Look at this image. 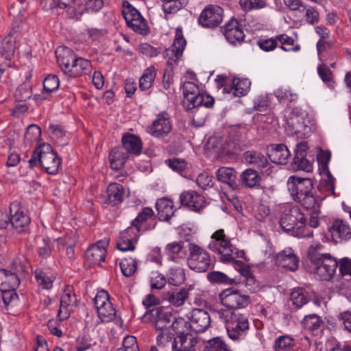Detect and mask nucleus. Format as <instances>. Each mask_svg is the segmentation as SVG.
Here are the masks:
<instances>
[{
	"mask_svg": "<svg viewBox=\"0 0 351 351\" xmlns=\"http://www.w3.org/2000/svg\"><path fill=\"white\" fill-rule=\"evenodd\" d=\"M214 316L224 323L228 335L233 341L244 337L249 329L247 317L237 311L228 309H217L213 311Z\"/></svg>",
	"mask_w": 351,
	"mask_h": 351,
	"instance_id": "4",
	"label": "nucleus"
},
{
	"mask_svg": "<svg viewBox=\"0 0 351 351\" xmlns=\"http://www.w3.org/2000/svg\"><path fill=\"white\" fill-rule=\"evenodd\" d=\"M183 206L195 212H200L206 206L205 197L194 191H184L180 195Z\"/></svg>",
	"mask_w": 351,
	"mask_h": 351,
	"instance_id": "19",
	"label": "nucleus"
},
{
	"mask_svg": "<svg viewBox=\"0 0 351 351\" xmlns=\"http://www.w3.org/2000/svg\"><path fill=\"white\" fill-rule=\"evenodd\" d=\"M20 285V280L15 271L0 269V290L1 291L15 290Z\"/></svg>",
	"mask_w": 351,
	"mask_h": 351,
	"instance_id": "29",
	"label": "nucleus"
},
{
	"mask_svg": "<svg viewBox=\"0 0 351 351\" xmlns=\"http://www.w3.org/2000/svg\"><path fill=\"white\" fill-rule=\"evenodd\" d=\"M93 301L98 316L102 322H107L114 319L116 311L112 307L107 291L104 290L98 291Z\"/></svg>",
	"mask_w": 351,
	"mask_h": 351,
	"instance_id": "9",
	"label": "nucleus"
},
{
	"mask_svg": "<svg viewBox=\"0 0 351 351\" xmlns=\"http://www.w3.org/2000/svg\"><path fill=\"white\" fill-rule=\"evenodd\" d=\"M290 299L296 308H300L307 303L308 299L302 288H297L291 293Z\"/></svg>",
	"mask_w": 351,
	"mask_h": 351,
	"instance_id": "47",
	"label": "nucleus"
},
{
	"mask_svg": "<svg viewBox=\"0 0 351 351\" xmlns=\"http://www.w3.org/2000/svg\"><path fill=\"white\" fill-rule=\"evenodd\" d=\"M184 245V242L182 241L168 243L165 247V251L169 259L176 263H181L187 254V250Z\"/></svg>",
	"mask_w": 351,
	"mask_h": 351,
	"instance_id": "28",
	"label": "nucleus"
},
{
	"mask_svg": "<svg viewBox=\"0 0 351 351\" xmlns=\"http://www.w3.org/2000/svg\"><path fill=\"white\" fill-rule=\"evenodd\" d=\"M167 165L175 171L180 172L186 167V162L183 159L171 158L165 162Z\"/></svg>",
	"mask_w": 351,
	"mask_h": 351,
	"instance_id": "64",
	"label": "nucleus"
},
{
	"mask_svg": "<svg viewBox=\"0 0 351 351\" xmlns=\"http://www.w3.org/2000/svg\"><path fill=\"white\" fill-rule=\"evenodd\" d=\"M294 346V339L288 335L278 337L274 342V351H292Z\"/></svg>",
	"mask_w": 351,
	"mask_h": 351,
	"instance_id": "40",
	"label": "nucleus"
},
{
	"mask_svg": "<svg viewBox=\"0 0 351 351\" xmlns=\"http://www.w3.org/2000/svg\"><path fill=\"white\" fill-rule=\"evenodd\" d=\"M280 224L285 232L293 237L305 238L313 235L304 213L297 206L289 204L282 206Z\"/></svg>",
	"mask_w": 351,
	"mask_h": 351,
	"instance_id": "2",
	"label": "nucleus"
},
{
	"mask_svg": "<svg viewBox=\"0 0 351 351\" xmlns=\"http://www.w3.org/2000/svg\"><path fill=\"white\" fill-rule=\"evenodd\" d=\"M190 322L191 330L195 332L205 331L210 324V317L207 311L200 308H194L186 315Z\"/></svg>",
	"mask_w": 351,
	"mask_h": 351,
	"instance_id": "15",
	"label": "nucleus"
},
{
	"mask_svg": "<svg viewBox=\"0 0 351 351\" xmlns=\"http://www.w3.org/2000/svg\"><path fill=\"white\" fill-rule=\"evenodd\" d=\"M138 230L136 228L131 226L120 234L117 247L122 252L133 251L135 249V243L138 238Z\"/></svg>",
	"mask_w": 351,
	"mask_h": 351,
	"instance_id": "23",
	"label": "nucleus"
},
{
	"mask_svg": "<svg viewBox=\"0 0 351 351\" xmlns=\"http://www.w3.org/2000/svg\"><path fill=\"white\" fill-rule=\"evenodd\" d=\"M223 34L232 44L241 43L243 41L245 34L237 19H232L223 27Z\"/></svg>",
	"mask_w": 351,
	"mask_h": 351,
	"instance_id": "25",
	"label": "nucleus"
},
{
	"mask_svg": "<svg viewBox=\"0 0 351 351\" xmlns=\"http://www.w3.org/2000/svg\"><path fill=\"white\" fill-rule=\"evenodd\" d=\"M18 36L17 29H12L1 42L0 53L6 60H10L14 54Z\"/></svg>",
	"mask_w": 351,
	"mask_h": 351,
	"instance_id": "27",
	"label": "nucleus"
},
{
	"mask_svg": "<svg viewBox=\"0 0 351 351\" xmlns=\"http://www.w3.org/2000/svg\"><path fill=\"white\" fill-rule=\"evenodd\" d=\"M208 247L214 252L218 254L219 259L223 263L233 262L237 257V248L231 243L230 239L225 234L223 229L215 231L210 237Z\"/></svg>",
	"mask_w": 351,
	"mask_h": 351,
	"instance_id": "5",
	"label": "nucleus"
},
{
	"mask_svg": "<svg viewBox=\"0 0 351 351\" xmlns=\"http://www.w3.org/2000/svg\"><path fill=\"white\" fill-rule=\"evenodd\" d=\"M171 131V123L169 117L166 112L157 115L149 129V133L156 138H162L167 136Z\"/></svg>",
	"mask_w": 351,
	"mask_h": 351,
	"instance_id": "22",
	"label": "nucleus"
},
{
	"mask_svg": "<svg viewBox=\"0 0 351 351\" xmlns=\"http://www.w3.org/2000/svg\"><path fill=\"white\" fill-rule=\"evenodd\" d=\"M276 43L278 41L281 43L280 48L285 51H297L299 46L294 47V39L287 34H280L275 37Z\"/></svg>",
	"mask_w": 351,
	"mask_h": 351,
	"instance_id": "49",
	"label": "nucleus"
},
{
	"mask_svg": "<svg viewBox=\"0 0 351 351\" xmlns=\"http://www.w3.org/2000/svg\"><path fill=\"white\" fill-rule=\"evenodd\" d=\"M199 339L193 334L186 333L177 335L172 343L173 351H200Z\"/></svg>",
	"mask_w": 351,
	"mask_h": 351,
	"instance_id": "18",
	"label": "nucleus"
},
{
	"mask_svg": "<svg viewBox=\"0 0 351 351\" xmlns=\"http://www.w3.org/2000/svg\"><path fill=\"white\" fill-rule=\"evenodd\" d=\"M239 5L245 12L261 9L266 6L265 0H239Z\"/></svg>",
	"mask_w": 351,
	"mask_h": 351,
	"instance_id": "52",
	"label": "nucleus"
},
{
	"mask_svg": "<svg viewBox=\"0 0 351 351\" xmlns=\"http://www.w3.org/2000/svg\"><path fill=\"white\" fill-rule=\"evenodd\" d=\"M156 72L154 66L146 69L139 80V87L142 90L149 89L156 78Z\"/></svg>",
	"mask_w": 351,
	"mask_h": 351,
	"instance_id": "39",
	"label": "nucleus"
},
{
	"mask_svg": "<svg viewBox=\"0 0 351 351\" xmlns=\"http://www.w3.org/2000/svg\"><path fill=\"white\" fill-rule=\"evenodd\" d=\"M123 186L117 183H111L106 190L108 201L114 204L123 201Z\"/></svg>",
	"mask_w": 351,
	"mask_h": 351,
	"instance_id": "38",
	"label": "nucleus"
},
{
	"mask_svg": "<svg viewBox=\"0 0 351 351\" xmlns=\"http://www.w3.org/2000/svg\"><path fill=\"white\" fill-rule=\"evenodd\" d=\"M145 315L149 316V317L152 319L158 332L170 329L173 319H174V317L170 312L160 307H154L149 313L146 312Z\"/></svg>",
	"mask_w": 351,
	"mask_h": 351,
	"instance_id": "16",
	"label": "nucleus"
},
{
	"mask_svg": "<svg viewBox=\"0 0 351 351\" xmlns=\"http://www.w3.org/2000/svg\"><path fill=\"white\" fill-rule=\"evenodd\" d=\"M209 281L217 283L230 284L232 280L226 274L220 271H213L208 274Z\"/></svg>",
	"mask_w": 351,
	"mask_h": 351,
	"instance_id": "60",
	"label": "nucleus"
},
{
	"mask_svg": "<svg viewBox=\"0 0 351 351\" xmlns=\"http://www.w3.org/2000/svg\"><path fill=\"white\" fill-rule=\"evenodd\" d=\"M120 267L124 276H131L136 270V261L132 258H124L120 263Z\"/></svg>",
	"mask_w": 351,
	"mask_h": 351,
	"instance_id": "51",
	"label": "nucleus"
},
{
	"mask_svg": "<svg viewBox=\"0 0 351 351\" xmlns=\"http://www.w3.org/2000/svg\"><path fill=\"white\" fill-rule=\"evenodd\" d=\"M117 351H139L136 337L130 335L125 337L123 341V348Z\"/></svg>",
	"mask_w": 351,
	"mask_h": 351,
	"instance_id": "59",
	"label": "nucleus"
},
{
	"mask_svg": "<svg viewBox=\"0 0 351 351\" xmlns=\"http://www.w3.org/2000/svg\"><path fill=\"white\" fill-rule=\"evenodd\" d=\"M289 124L293 134L298 137L304 138L309 131V128L301 122L298 118L291 119Z\"/></svg>",
	"mask_w": 351,
	"mask_h": 351,
	"instance_id": "48",
	"label": "nucleus"
},
{
	"mask_svg": "<svg viewBox=\"0 0 351 351\" xmlns=\"http://www.w3.org/2000/svg\"><path fill=\"white\" fill-rule=\"evenodd\" d=\"M221 301L225 308L237 311V309L245 308L250 303L249 297L241 293L239 291L225 290L220 295Z\"/></svg>",
	"mask_w": 351,
	"mask_h": 351,
	"instance_id": "10",
	"label": "nucleus"
},
{
	"mask_svg": "<svg viewBox=\"0 0 351 351\" xmlns=\"http://www.w3.org/2000/svg\"><path fill=\"white\" fill-rule=\"evenodd\" d=\"M171 327L178 335L190 333V330H191L190 322L183 317H174L171 324Z\"/></svg>",
	"mask_w": 351,
	"mask_h": 351,
	"instance_id": "43",
	"label": "nucleus"
},
{
	"mask_svg": "<svg viewBox=\"0 0 351 351\" xmlns=\"http://www.w3.org/2000/svg\"><path fill=\"white\" fill-rule=\"evenodd\" d=\"M188 249L189 268L197 272L206 271L211 265V258L208 252L195 243H190Z\"/></svg>",
	"mask_w": 351,
	"mask_h": 351,
	"instance_id": "6",
	"label": "nucleus"
},
{
	"mask_svg": "<svg viewBox=\"0 0 351 351\" xmlns=\"http://www.w3.org/2000/svg\"><path fill=\"white\" fill-rule=\"evenodd\" d=\"M287 189L293 199L306 210H311L309 226L317 228L319 225V199L313 193V184L310 179L291 176L287 180Z\"/></svg>",
	"mask_w": 351,
	"mask_h": 351,
	"instance_id": "1",
	"label": "nucleus"
},
{
	"mask_svg": "<svg viewBox=\"0 0 351 351\" xmlns=\"http://www.w3.org/2000/svg\"><path fill=\"white\" fill-rule=\"evenodd\" d=\"M246 162L252 165L257 168H264L268 165L266 156L254 151H247L244 153Z\"/></svg>",
	"mask_w": 351,
	"mask_h": 351,
	"instance_id": "36",
	"label": "nucleus"
},
{
	"mask_svg": "<svg viewBox=\"0 0 351 351\" xmlns=\"http://www.w3.org/2000/svg\"><path fill=\"white\" fill-rule=\"evenodd\" d=\"M184 104L188 110L193 109L202 101L198 86L191 82L183 84Z\"/></svg>",
	"mask_w": 351,
	"mask_h": 351,
	"instance_id": "24",
	"label": "nucleus"
},
{
	"mask_svg": "<svg viewBox=\"0 0 351 351\" xmlns=\"http://www.w3.org/2000/svg\"><path fill=\"white\" fill-rule=\"evenodd\" d=\"M216 176L219 181L227 184L231 187H234L236 184V171L233 168L222 167L216 172Z\"/></svg>",
	"mask_w": 351,
	"mask_h": 351,
	"instance_id": "35",
	"label": "nucleus"
},
{
	"mask_svg": "<svg viewBox=\"0 0 351 351\" xmlns=\"http://www.w3.org/2000/svg\"><path fill=\"white\" fill-rule=\"evenodd\" d=\"M39 163L49 174L58 172L60 165V160L49 144H43L39 147Z\"/></svg>",
	"mask_w": 351,
	"mask_h": 351,
	"instance_id": "11",
	"label": "nucleus"
},
{
	"mask_svg": "<svg viewBox=\"0 0 351 351\" xmlns=\"http://www.w3.org/2000/svg\"><path fill=\"white\" fill-rule=\"evenodd\" d=\"M167 280L164 275L158 271L152 272L150 276V285L152 289H161L165 286Z\"/></svg>",
	"mask_w": 351,
	"mask_h": 351,
	"instance_id": "54",
	"label": "nucleus"
},
{
	"mask_svg": "<svg viewBox=\"0 0 351 351\" xmlns=\"http://www.w3.org/2000/svg\"><path fill=\"white\" fill-rule=\"evenodd\" d=\"M122 14L128 27L140 34L147 32V25L140 12L128 1L123 3Z\"/></svg>",
	"mask_w": 351,
	"mask_h": 351,
	"instance_id": "8",
	"label": "nucleus"
},
{
	"mask_svg": "<svg viewBox=\"0 0 351 351\" xmlns=\"http://www.w3.org/2000/svg\"><path fill=\"white\" fill-rule=\"evenodd\" d=\"M108 245V241L106 239L100 240L95 244L92 245L85 253V263L89 267L99 265L105 261L106 247Z\"/></svg>",
	"mask_w": 351,
	"mask_h": 351,
	"instance_id": "13",
	"label": "nucleus"
},
{
	"mask_svg": "<svg viewBox=\"0 0 351 351\" xmlns=\"http://www.w3.org/2000/svg\"><path fill=\"white\" fill-rule=\"evenodd\" d=\"M241 180L245 186L253 188L259 185L261 177L256 171L252 169H247L242 172Z\"/></svg>",
	"mask_w": 351,
	"mask_h": 351,
	"instance_id": "37",
	"label": "nucleus"
},
{
	"mask_svg": "<svg viewBox=\"0 0 351 351\" xmlns=\"http://www.w3.org/2000/svg\"><path fill=\"white\" fill-rule=\"evenodd\" d=\"M41 136V130L40 127L36 125H29L26 130L25 135V146L31 145L32 143L38 141Z\"/></svg>",
	"mask_w": 351,
	"mask_h": 351,
	"instance_id": "50",
	"label": "nucleus"
},
{
	"mask_svg": "<svg viewBox=\"0 0 351 351\" xmlns=\"http://www.w3.org/2000/svg\"><path fill=\"white\" fill-rule=\"evenodd\" d=\"M186 44V41L184 38L182 28L177 27L173 45L170 48L167 49L164 53L165 58L169 65H173L178 61L182 56Z\"/></svg>",
	"mask_w": 351,
	"mask_h": 351,
	"instance_id": "12",
	"label": "nucleus"
},
{
	"mask_svg": "<svg viewBox=\"0 0 351 351\" xmlns=\"http://www.w3.org/2000/svg\"><path fill=\"white\" fill-rule=\"evenodd\" d=\"M206 351H230L229 346L221 337H214L208 340L205 346Z\"/></svg>",
	"mask_w": 351,
	"mask_h": 351,
	"instance_id": "41",
	"label": "nucleus"
},
{
	"mask_svg": "<svg viewBox=\"0 0 351 351\" xmlns=\"http://www.w3.org/2000/svg\"><path fill=\"white\" fill-rule=\"evenodd\" d=\"M77 298L73 293L71 287H67L60 298V306L58 311V316L60 319L64 320L67 319L71 312L76 305Z\"/></svg>",
	"mask_w": 351,
	"mask_h": 351,
	"instance_id": "20",
	"label": "nucleus"
},
{
	"mask_svg": "<svg viewBox=\"0 0 351 351\" xmlns=\"http://www.w3.org/2000/svg\"><path fill=\"white\" fill-rule=\"evenodd\" d=\"M277 264L282 268L295 271L298 268L299 257L291 247H286L276 254Z\"/></svg>",
	"mask_w": 351,
	"mask_h": 351,
	"instance_id": "21",
	"label": "nucleus"
},
{
	"mask_svg": "<svg viewBox=\"0 0 351 351\" xmlns=\"http://www.w3.org/2000/svg\"><path fill=\"white\" fill-rule=\"evenodd\" d=\"M154 215L153 210L149 207H145L143 209V210L138 213L137 217L134 219L132 222V226L134 228H136L138 230H140L139 225L141 223L145 222L148 219L152 217Z\"/></svg>",
	"mask_w": 351,
	"mask_h": 351,
	"instance_id": "55",
	"label": "nucleus"
},
{
	"mask_svg": "<svg viewBox=\"0 0 351 351\" xmlns=\"http://www.w3.org/2000/svg\"><path fill=\"white\" fill-rule=\"evenodd\" d=\"M301 11L304 14L305 20L310 24H314L318 21L319 14L312 7L302 6Z\"/></svg>",
	"mask_w": 351,
	"mask_h": 351,
	"instance_id": "61",
	"label": "nucleus"
},
{
	"mask_svg": "<svg viewBox=\"0 0 351 351\" xmlns=\"http://www.w3.org/2000/svg\"><path fill=\"white\" fill-rule=\"evenodd\" d=\"M321 323L320 318L315 314L306 315L302 320L304 327L311 330L317 329Z\"/></svg>",
	"mask_w": 351,
	"mask_h": 351,
	"instance_id": "56",
	"label": "nucleus"
},
{
	"mask_svg": "<svg viewBox=\"0 0 351 351\" xmlns=\"http://www.w3.org/2000/svg\"><path fill=\"white\" fill-rule=\"evenodd\" d=\"M251 82L247 78H234L230 88H224L223 91L232 93L236 97L246 95L250 89Z\"/></svg>",
	"mask_w": 351,
	"mask_h": 351,
	"instance_id": "31",
	"label": "nucleus"
},
{
	"mask_svg": "<svg viewBox=\"0 0 351 351\" xmlns=\"http://www.w3.org/2000/svg\"><path fill=\"white\" fill-rule=\"evenodd\" d=\"M14 96L19 101H25L30 98L32 96L30 85L27 83L20 85L16 90Z\"/></svg>",
	"mask_w": 351,
	"mask_h": 351,
	"instance_id": "58",
	"label": "nucleus"
},
{
	"mask_svg": "<svg viewBox=\"0 0 351 351\" xmlns=\"http://www.w3.org/2000/svg\"><path fill=\"white\" fill-rule=\"evenodd\" d=\"M129 154L123 147H117L114 148L108 156L112 169L115 170L121 169L129 159Z\"/></svg>",
	"mask_w": 351,
	"mask_h": 351,
	"instance_id": "32",
	"label": "nucleus"
},
{
	"mask_svg": "<svg viewBox=\"0 0 351 351\" xmlns=\"http://www.w3.org/2000/svg\"><path fill=\"white\" fill-rule=\"evenodd\" d=\"M56 53L58 63L66 75L72 77H77L91 73L90 62L86 59L77 58L71 49L60 47L57 49Z\"/></svg>",
	"mask_w": 351,
	"mask_h": 351,
	"instance_id": "3",
	"label": "nucleus"
},
{
	"mask_svg": "<svg viewBox=\"0 0 351 351\" xmlns=\"http://www.w3.org/2000/svg\"><path fill=\"white\" fill-rule=\"evenodd\" d=\"M189 296V291L185 289H182L178 291H174L169 293L167 295V300L169 302L177 306L182 305Z\"/></svg>",
	"mask_w": 351,
	"mask_h": 351,
	"instance_id": "42",
	"label": "nucleus"
},
{
	"mask_svg": "<svg viewBox=\"0 0 351 351\" xmlns=\"http://www.w3.org/2000/svg\"><path fill=\"white\" fill-rule=\"evenodd\" d=\"M306 156H295L293 159L294 164L297 169L306 172H310L313 169L311 163L305 158Z\"/></svg>",
	"mask_w": 351,
	"mask_h": 351,
	"instance_id": "63",
	"label": "nucleus"
},
{
	"mask_svg": "<svg viewBox=\"0 0 351 351\" xmlns=\"http://www.w3.org/2000/svg\"><path fill=\"white\" fill-rule=\"evenodd\" d=\"M332 239L336 242L350 239L351 228L342 219H336L329 228Z\"/></svg>",
	"mask_w": 351,
	"mask_h": 351,
	"instance_id": "26",
	"label": "nucleus"
},
{
	"mask_svg": "<svg viewBox=\"0 0 351 351\" xmlns=\"http://www.w3.org/2000/svg\"><path fill=\"white\" fill-rule=\"evenodd\" d=\"M311 270L320 280H330L338 266L337 261L330 254L320 258L313 256Z\"/></svg>",
	"mask_w": 351,
	"mask_h": 351,
	"instance_id": "7",
	"label": "nucleus"
},
{
	"mask_svg": "<svg viewBox=\"0 0 351 351\" xmlns=\"http://www.w3.org/2000/svg\"><path fill=\"white\" fill-rule=\"evenodd\" d=\"M122 144V147L129 155H139L142 151V141L134 134H128L123 136Z\"/></svg>",
	"mask_w": 351,
	"mask_h": 351,
	"instance_id": "30",
	"label": "nucleus"
},
{
	"mask_svg": "<svg viewBox=\"0 0 351 351\" xmlns=\"http://www.w3.org/2000/svg\"><path fill=\"white\" fill-rule=\"evenodd\" d=\"M223 19V10L219 5H210L206 7L198 19L199 24L204 27L217 26Z\"/></svg>",
	"mask_w": 351,
	"mask_h": 351,
	"instance_id": "14",
	"label": "nucleus"
},
{
	"mask_svg": "<svg viewBox=\"0 0 351 351\" xmlns=\"http://www.w3.org/2000/svg\"><path fill=\"white\" fill-rule=\"evenodd\" d=\"M10 225L19 232L22 231L30 223V218L26 210L17 203L10 204Z\"/></svg>",
	"mask_w": 351,
	"mask_h": 351,
	"instance_id": "17",
	"label": "nucleus"
},
{
	"mask_svg": "<svg viewBox=\"0 0 351 351\" xmlns=\"http://www.w3.org/2000/svg\"><path fill=\"white\" fill-rule=\"evenodd\" d=\"M163 2L162 8L166 14H174L184 7L186 0H160Z\"/></svg>",
	"mask_w": 351,
	"mask_h": 351,
	"instance_id": "44",
	"label": "nucleus"
},
{
	"mask_svg": "<svg viewBox=\"0 0 351 351\" xmlns=\"http://www.w3.org/2000/svg\"><path fill=\"white\" fill-rule=\"evenodd\" d=\"M158 332L156 337L157 345L164 348H169V346L172 348L173 339L176 337L171 333V329H165Z\"/></svg>",
	"mask_w": 351,
	"mask_h": 351,
	"instance_id": "45",
	"label": "nucleus"
},
{
	"mask_svg": "<svg viewBox=\"0 0 351 351\" xmlns=\"http://www.w3.org/2000/svg\"><path fill=\"white\" fill-rule=\"evenodd\" d=\"M60 81L55 75H49L43 82V89L45 92L52 93L58 89Z\"/></svg>",
	"mask_w": 351,
	"mask_h": 351,
	"instance_id": "53",
	"label": "nucleus"
},
{
	"mask_svg": "<svg viewBox=\"0 0 351 351\" xmlns=\"http://www.w3.org/2000/svg\"><path fill=\"white\" fill-rule=\"evenodd\" d=\"M158 218L161 221H168L174 214V208L171 199L163 197L158 199L156 204Z\"/></svg>",
	"mask_w": 351,
	"mask_h": 351,
	"instance_id": "33",
	"label": "nucleus"
},
{
	"mask_svg": "<svg viewBox=\"0 0 351 351\" xmlns=\"http://www.w3.org/2000/svg\"><path fill=\"white\" fill-rule=\"evenodd\" d=\"M184 270L180 267L171 268L169 271V282L174 286H179L185 280Z\"/></svg>",
	"mask_w": 351,
	"mask_h": 351,
	"instance_id": "46",
	"label": "nucleus"
},
{
	"mask_svg": "<svg viewBox=\"0 0 351 351\" xmlns=\"http://www.w3.org/2000/svg\"><path fill=\"white\" fill-rule=\"evenodd\" d=\"M291 153L286 145L283 144L276 145L269 154L271 161L276 164H285L290 157Z\"/></svg>",
	"mask_w": 351,
	"mask_h": 351,
	"instance_id": "34",
	"label": "nucleus"
},
{
	"mask_svg": "<svg viewBox=\"0 0 351 351\" xmlns=\"http://www.w3.org/2000/svg\"><path fill=\"white\" fill-rule=\"evenodd\" d=\"M274 95L280 101H292L296 99V95L292 93L288 88L280 87L274 91Z\"/></svg>",
	"mask_w": 351,
	"mask_h": 351,
	"instance_id": "57",
	"label": "nucleus"
},
{
	"mask_svg": "<svg viewBox=\"0 0 351 351\" xmlns=\"http://www.w3.org/2000/svg\"><path fill=\"white\" fill-rule=\"evenodd\" d=\"M35 277L38 285L43 289H49L52 287L53 280L51 278L47 276L46 274L43 272L36 273Z\"/></svg>",
	"mask_w": 351,
	"mask_h": 351,
	"instance_id": "62",
	"label": "nucleus"
}]
</instances>
